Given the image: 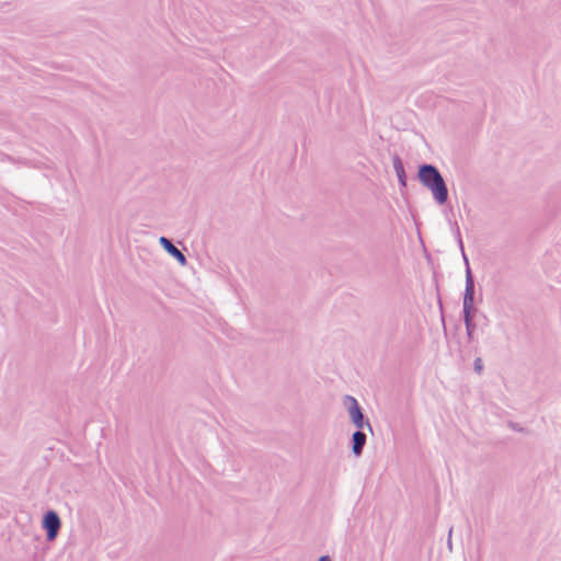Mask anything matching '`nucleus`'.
<instances>
[{"label":"nucleus","mask_w":561,"mask_h":561,"mask_svg":"<svg viewBox=\"0 0 561 561\" xmlns=\"http://www.w3.org/2000/svg\"><path fill=\"white\" fill-rule=\"evenodd\" d=\"M420 181L433 194L437 203L444 204L448 197V191L443 176L433 165L426 164L419 170Z\"/></svg>","instance_id":"nucleus-1"},{"label":"nucleus","mask_w":561,"mask_h":561,"mask_svg":"<svg viewBox=\"0 0 561 561\" xmlns=\"http://www.w3.org/2000/svg\"><path fill=\"white\" fill-rule=\"evenodd\" d=\"M44 527L47 529L48 540H54L60 528V519L55 512H48L44 517Z\"/></svg>","instance_id":"nucleus-2"},{"label":"nucleus","mask_w":561,"mask_h":561,"mask_svg":"<svg viewBox=\"0 0 561 561\" xmlns=\"http://www.w3.org/2000/svg\"><path fill=\"white\" fill-rule=\"evenodd\" d=\"M351 400V407L348 409L350 416L353 421V423L358 427L363 428L364 426V416L360 412V408L358 407L357 401L354 398H350Z\"/></svg>","instance_id":"nucleus-3"},{"label":"nucleus","mask_w":561,"mask_h":561,"mask_svg":"<svg viewBox=\"0 0 561 561\" xmlns=\"http://www.w3.org/2000/svg\"><path fill=\"white\" fill-rule=\"evenodd\" d=\"M160 243L173 257H175L180 262L181 265L186 264V259L184 254L176 247H174L167 238L161 237Z\"/></svg>","instance_id":"nucleus-4"},{"label":"nucleus","mask_w":561,"mask_h":561,"mask_svg":"<svg viewBox=\"0 0 561 561\" xmlns=\"http://www.w3.org/2000/svg\"><path fill=\"white\" fill-rule=\"evenodd\" d=\"M353 451L356 455H359L362 453L363 446L365 445L366 435L359 431L355 432L353 435Z\"/></svg>","instance_id":"nucleus-5"},{"label":"nucleus","mask_w":561,"mask_h":561,"mask_svg":"<svg viewBox=\"0 0 561 561\" xmlns=\"http://www.w3.org/2000/svg\"><path fill=\"white\" fill-rule=\"evenodd\" d=\"M474 365H476V369H477L478 371H480V370H481V368H482L481 359H480V358H478V359L476 360Z\"/></svg>","instance_id":"nucleus-6"},{"label":"nucleus","mask_w":561,"mask_h":561,"mask_svg":"<svg viewBox=\"0 0 561 561\" xmlns=\"http://www.w3.org/2000/svg\"><path fill=\"white\" fill-rule=\"evenodd\" d=\"M319 561H330L329 557H321Z\"/></svg>","instance_id":"nucleus-7"}]
</instances>
